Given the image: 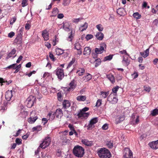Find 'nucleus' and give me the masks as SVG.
I'll return each instance as SVG.
<instances>
[{
    "instance_id": "obj_24",
    "label": "nucleus",
    "mask_w": 158,
    "mask_h": 158,
    "mask_svg": "<svg viewBox=\"0 0 158 158\" xmlns=\"http://www.w3.org/2000/svg\"><path fill=\"white\" fill-rule=\"evenodd\" d=\"M91 48L89 47H86L84 48L83 52V54L84 55H88L90 54L91 53Z\"/></svg>"
},
{
    "instance_id": "obj_46",
    "label": "nucleus",
    "mask_w": 158,
    "mask_h": 158,
    "mask_svg": "<svg viewBox=\"0 0 158 158\" xmlns=\"http://www.w3.org/2000/svg\"><path fill=\"white\" fill-rule=\"evenodd\" d=\"M16 64H13L7 67L6 68L9 69H16Z\"/></svg>"
},
{
    "instance_id": "obj_21",
    "label": "nucleus",
    "mask_w": 158,
    "mask_h": 158,
    "mask_svg": "<svg viewBox=\"0 0 158 158\" xmlns=\"http://www.w3.org/2000/svg\"><path fill=\"white\" fill-rule=\"evenodd\" d=\"M106 77L112 84L115 82V77L112 74L110 73L107 75Z\"/></svg>"
},
{
    "instance_id": "obj_1",
    "label": "nucleus",
    "mask_w": 158,
    "mask_h": 158,
    "mask_svg": "<svg viewBox=\"0 0 158 158\" xmlns=\"http://www.w3.org/2000/svg\"><path fill=\"white\" fill-rule=\"evenodd\" d=\"M73 152L76 156L78 157H82L84 154V149L82 147L76 145L74 147Z\"/></svg>"
},
{
    "instance_id": "obj_42",
    "label": "nucleus",
    "mask_w": 158,
    "mask_h": 158,
    "mask_svg": "<svg viewBox=\"0 0 158 158\" xmlns=\"http://www.w3.org/2000/svg\"><path fill=\"white\" fill-rule=\"evenodd\" d=\"M57 99L59 101H61L63 100V97L60 92L57 93Z\"/></svg>"
},
{
    "instance_id": "obj_48",
    "label": "nucleus",
    "mask_w": 158,
    "mask_h": 158,
    "mask_svg": "<svg viewBox=\"0 0 158 158\" xmlns=\"http://www.w3.org/2000/svg\"><path fill=\"white\" fill-rule=\"evenodd\" d=\"M96 27L98 31H101L103 30V27H102V25L101 24H99L97 25Z\"/></svg>"
},
{
    "instance_id": "obj_20",
    "label": "nucleus",
    "mask_w": 158,
    "mask_h": 158,
    "mask_svg": "<svg viewBox=\"0 0 158 158\" xmlns=\"http://www.w3.org/2000/svg\"><path fill=\"white\" fill-rule=\"evenodd\" d=\"M117 13L120 16L125 15L126 12L125 10L123 8H120L117 10Z\"/></svg>"
},
{
    "instance_id": "obj_14",
    "label": "nucleus",
    "mask_w": 158,
    "mask_h": 158,
    "mask_svg": "<svg viewBox=\"0 0 158 158\" xmlns=\"http://www.w3.org/2000/svg\"><path fill=\"white\" fill-rule=\"evenodd\" d=\"M55 113L56 117L57 118H60L63 115V112L61 109H58Z\"/></svg>"
},
{
    "instance_id": "obj_22",
    "label": "nucleus",
    "mask_w": 158,
    "mask_h": 158,
    "mask_svg": "<svg viewBox=\"0 0 158 158\" xmlns=\"http://www.w3.org/2000/svg\"><path fill=\"white\" fill-rule=\"evenodd\" d=\"M62 105L64 109H66L70 106L71 104L69 101L64 100L63 102Z\"/></svg>"
},
{
    "instance_id": "obj_64",
    "label": "nucleus",
    "mask_w": 158,
    "mask_h": 158,
    "mask_svg": "<svg viewBox=\"0 0 158 158\" xmlns=\"http://www.w3.org/2000/svg\"><path fill=\"white\" fill-rule=\"evenodd\" d=\"M31 27V25L28 23L26 24L25 26V28L26 30H29Z\"/></svg>"
},
{
    "instance_id": "obj_45",
    "label": "nucleus",
    "mask_w": 158,
    "mask_h": 158,
    "mask_svg": "<svg viewBox=\"0 0 158 158\" xmlns=\"http://www.w3.org/2000/svg\"><path fill=\"white\" fill-rule=\"evenodd\" d=\"M70 0H63L62 4L64 6H67L70 3Z\"/></svg>"
},
{
    "instance_id": "obj_35",
    "label": "nucleus",
    "mask_w": 158,
    "mask_h": 158,
    "mask_svg": "<svg viewBox=\"0 0 158 158\" xmlns=\"http://www.w3.org/2000/svg\"><path fill=\"white\" fill-rule=\"evenodd\" d=\"M106 144L109 148H112L113 146V141H107L106 143Z\"/></svg>"
},
{
    "instance_id": "obj_31",
    "label": "nucleus",
    "mask_w": 158,
    "mask_h": 158,
    "mask_svg": "<svg viewBox=\"0 0 158 158\" xmlns=\"http://www.w3.org/2000/svg\"><path fill=\"white\" fill-rule=\"evenodd\" d=\"M85 72V69L83 68H79L77 70V73L79 75L81 76Z\"/></svg>"
},
{
    "instance_id": "obj_16",
    "label": "nucleus",
    "mask_w": 158,
    "mask_h": 158,
    "mask_svg": "<svg viewBox=\"0 0 158 158\" xmlns=\"http://www.w3.org/2000/svg\"><path fill=\"white\" fill-rule=\"evenodd\" d=\"M49 33L46 30H43L42 31V35L44 40L47 41L49 39Z\"/></svg>"
},
{
    "instance_id": "obj_32",
    "label": "nucleus",
    "mask_w": 158,
    "mask_h": 158,
    "mask_svg": "<svg viewBox=\"0 0 158 158\" xmlns=\"http://www.w3.org/2000/svg\"><path fill=\"white\" fill-rule=\"evenodd\" d=\"M123 63L126 66H128L130 64V61L127 57L126 58L123 56Z\"/></svg>"
},
{
    "instance_id": "obj_27",
    "label": "nucleus",
    "mask_w": 158,
    "mask_h": 158,
    "mask_svg": "<svg viewBox=\"0 0 158 158\" xmlns=\"http://www.w3.org/2000/svg\"><path fill=\"white\" fill-rule=\"evenodd\" d=\"M149 48H148L144 51V52H140V54L141 56L145 58L149 55Z\"/></svg>"
},
{
    "instance_id": "obj_11",
    "label": "nucleus",
    "mask_w": 158,
    "mask_h": 158,
    "mask_svg": "<svg viewBox=\"0 0 158 158\" xmlns=\"http://www.w3.org/2000/svg\"><path fill=\"white\" fill-rule=\"evenodd\" d=\"M89 115V113L88 112L85 113L81 111L77 114L78 117L81 118V119L87 118Z\"/></svg>"
},
{
    "instance_id": "obj_50",
    "label": "nucleus",
    "mask_w": 158,
    "mask_h": 158,
    "mask_svg": "<svg viewBox=\"0 0 158 158\" xmlns=\"http://www.w3.org/2000/svg\"><path fill=\"white\" fill-rule=\"evenodd\" d=\"M93 37V35H92L88 34L85 36V39L87 40H88Z\"/></svg>"
},
{
    "instance_id": "obj_13",
    "label": "nucleus",
    "mask_w": 158,
    "mask_h": 158,
    "mask_svg": "<svg viewBox=\"0 0 158 158\" xmlns=\"http://www.w3.org/2000/svg\"><path fill=\"white\" fill-rule=\"evenodd\" d=\"M13 95V91L12 90L7 91L5 94V97L6 99L8 101L10 100L11 98Z\"/></svg>"
},
{
    "instance_id": "obj_12",
    "label": "nucleus",
    "mask_w": 158,
    "mask_h": 158,
    "mask_svg": "<svg viewBox=\"0 0 158 158\" xmlns=\"http://www.w3.org/2000/svg\"><path fill=\"white\" fill-rule=\"evenodd\" d=\"M106 45L103 43L102 46H100L99 48H96L95 49V52L96 54H101L102 53L104 50V46H105Z\"/></svg>"
},
{
    "instance_id": "obj_25",
    "label": "nucleus",
    "mask_w": 158,
    "mask_h": 158,
    "mask_svg": "<svg viewBox=\"0 0 158 158\" xmlns=\"http://www.w3.org/2000/svg\"><path fill=\"white\" fill-rule=\"evenodd\" d=\"M92 78V75L88 73L86 76H85L83 77L82 79L85 82L88 81H90Z\"/></svg>"
},
{
    "instance_id": "obj_63",
    "label": "nucleus",
    "mask_w": 158,
    "mask_h": 158,
    "mask_svg": "<svg viewBox=\"0 0 158 158\" xmlns=\"http://www.w3.org/2000/svg\"><path fill=\"white\" fill-rule=\"evenodd\" d=\"M23 58V56H20L17 59V60L16 63H19L20 61Z\"/></svg>"
},
{
    "instance_id": "obj_37",
    "label": "nucleus",
    "mask_w": 158,
    "mask_h": 158,
    "mask_svg": "<svg viewBox=\"0 0 158 158\" xmlns=\"http://www.w3.org/2000/svg\"><path fill=\"white\" fill-rule=\"evenodd\" d=\"M95 67H97L98 66L101 64V60L100 58L97 59L95 60Z\"/></svg>"
},
{
    "instance_id": "obj_54",
    "label": "nucleus",
    "mask_w": 158,
    "mask_h": 158,
    "mask_svg": "<svg viewBox=\"0 0 158 158\" xmlns=\"http://www.w3.org/2000/svg\"><path fill=\"white\" fill-rule=\"evenodd\" d=\"M119 52L120 54H125L128 56H130L128 54V53H127L126 50H123L122 51H120Z\"/></svg>"
},
{
    "instance_id": "obj_10",
    "label": "nucleus",
    "mask_w": 158,
    "mask_h": 158,
    "mask_svg": "<svg viewBox=\"0 0 158 158\" xmlns=\"http://www.w3.org/2000/svg\"><path fill=\"white\" fill-rule=\"evenodd\" d=\"M35 113V112L32 111L31 113L30 117L28 119L27 121L30 123L32 124L34 123L38 118V117L37 116L33 117V116H32V114Z\"/></svg>"
},
{
    "instance_id": "obj_5",
    "label": "nucleus",
    "mask_w": 158,
    "mask_h": 158,
    "mask_svg": "<svg viewBox=\"0 0 158 158\" xmlns=\"http://www.w3.org/2000/svg\"><path fill=\"white\" fill-rule=\"evenodd\" d=\"M56 75L57 76L58 78L60 80H61L64 77V70L63 69L58 67L55 71Z\"/></svg>"
},
{
    "instance_id": "obj_59",
    "label": "nucleus",
    "mask_w": 158,
    "mask_h": 158,
    "mask_svg": "<svg viewBox=\"0 0 158 158\" xmlns=\"http://www.w3.org/2000/svg\"><path fill=\"white\" fill-rule=\"evenodd\" d=\"M15 35V33L13 31L10 32L8 34V36L10 38H12Z\"/></svg>"
},
{
    "instance_id": "obj_29",
    "label": "nucleus",
    "mask_w": 158,
    "mask_h": 158,
    "mask_svg": "<svg viewBox=\"0 0 158 158\" xmlns=\"http://www.w3.org/2000/svg\"><path fill=\"white\" fill-rule=\"evenodd\" d=\"M124 119V117L123 116H120L118 118H116L115 120V123L117 124L120 123Z\"/></svg>"
},
{
    "instance_id": "obj_17",
    "label": "nucleus",
    "mask_w": 158,
    "mask_h": 158,
    "mask_svg": "<svg viewBox=\"0 0 158 158\" xmlns=\"http://www.w3.org/2000/svg\"><path fill=\"white\" fill-rule=\"evenodd\" d=\"M16 50L15 49H13L7 55V56L6 57V59L7 60L9 58L13 57V58H14L16 56V55L13 56L15 53Z\"/></svg>"
},
{
    "instance_id": "obj_6",
    "label": "nucleus",
    "mask_w": 158,
    "mask_h": 158,
    "mask_svg": "<svg viewBox=\"0 0 158 158\" xmlns=\"http://www.w3.org/2000/svg\"><path fill=\"white\" fill-rule=\"evenodd\" d=\"M98 122V118H94L91 119L87 126V130H89L94 127V124Z\"/></svg>"
},
{
    "instance_id": "obj_7",
    "label": "nucleus",
    "mask_w": 158,
    "mask_h": 158,
    "mask_svg": "<svg viewBox=\"0 0 158 158\" xmlns=\"http://www.w3.org/2000/svg\"><path fill=\"white\" fill-rule=\"evenodd\" d=\"M124 158H132V152L129 148H125L124 149Z\"/></svg>"
},
{
    "instance_id": "obj_61",
    "label": "nucleus",
    "mask_w": 158,
    "mask_h": 158,
    "mask_svg": "<svg viewBox=\"0 0 158 158\" xmlns=\"http://www.w3.org/2000/svg\"><path fill=\"white\" fill-rule=\"evenodd\" d=\"M108 126L107 124H105L103 125L102 127V128L103 130H106L108 128Z\"/></svg>"
},
{
    "instance_id": "obj_4",
    "label": "nucleus",
    "mask_w": 158,
    "mask_h": 158,
    "mask_svg": "<svg viewBox=\"0 0 158 158\" xmlns=\"http://www.w3.org/2000/svg\"><path fill=\"white\" fill-rule=\"evenodd\" d=\"M51 142V138L49 137H45L42 143L40 144L39 147L45 149L49 145Z\"/></svg>"
},
{
    "instance_id": "obj_56",
    "label": "nucleus",
    "mask_w": 158,
    "mask_h": 158,
    "mask_svg": "<svg viewBox=\"0 0 158 158\" xmlns=\"http://www.w3.org/2000/svg\"><path fill=\"white\" fill-rule=\"evenodd\" d=\"M116 96H114V98L113 99V101H111L112 102V103L113 104H115L118 101V99L115 97Z\"/></svg>"
},
{
    "instance_id": "obj_33",
    "label": "nucleus",
    "mask_w": 158,
    "mask_h": 158,
    "mask_svg": "<svg viewBox=\"0 0 158 158\" xmlns=\"http://www.w3.org/2000/svg\"><path fill=\"white\" fill-rule=\"evenodd\" d=\"M64 50L59 48H57L56 49V54L58 55H60L63 54L64 52Z\"/></svg>"
},
{
    "instance_id": "obj_19",
    "label": "nucleus",
    "mask_w": 158,
    "mask_h": 158,
    "mask_svg": "<svg viewBox=\"0 0 158 158\" xmlns=\"http://www.w3.org/2000/svg\"><path fill=\"white\" fill-rule=\"evenodd\" d=\"M81 141L82 143L88 146H91L93 144V141H89L88 139H82Z\"/></svg>"
},
{
    "instance_id": "obj_18",
    "label": "nucleus",
    "mask_w": 158,
    "mask_h": 158,
    "mask_svg": "<svg viewBox=\"0 0 158 158\" xmlns=\"http://www.w3.org/2000/svg\"><path fill=\"white\" fill-rule=\"evenodd\" d=\"M150 147L153 149H158V140L149 143Z\"/></svg>"
},
{
    "instance_id": "obj_57",
    "label": "nucleus",
    "mask_w": 158,
    "mask_h": 158,
    "mask_svg": "<svg viewBox=\"0 0 158 158\" xmlns=\"http://www.w3.org/2000/svg\"><path fill=\"white\" fill-rule=\"evenodd\" d=\"M16 19V18L15 17H13L10 20V24H13L15 22Z\"/></svg>"
},
{
    "instance_id": "obj_44",
    "label": "nucleus",
    "mask_w": 158,
    "mask_h": 158,
    "mask_svg": "<svg viewBox=\"0 0 158 158\" xmlns=\"http://www.w3.org/2000/svg\"><path fill=\"white\" fill-rule=\"evenodd\" d=\"M114 98V95L111 93V94L107 98V100L108 101L110 102H111L113 101V99Z\"/></svg>"
},
{
    "instance_id": "obj_52",
    "label": "nucleus",
    "mask_w": 158,
    "mask_h": 158,
    "mask_svg": "<svg viewBox=\"0 0 158 158\" xmlns=\"http://www.w3.org/2000/svg\"><path fill=\"white\" fill-rule=\"evenodd\" d=\"M68 127L69 128L71 131H75V130L74 127V126L73 124H69L68 125Z\"/></svg>"
},
{
    "instance_id": "obj_62",
    "label": "nucleus",
    "mask_w": 158,
    "mask_h": 158,
    "mask_svg": "<svg viewBox=\"0 0 158 158\" xmlns=\"http://www.w3.org/2000/svg\"><path fill=\"white\" fill-rule=\"evenodd\" d=\"M88 26V24L86 23H85V24L83 25L82 26V27H84V28L82 30V31L85 30L87 28Z\"/></svg>"
},
{
    "instance_id": "obj_9",
    "label": "nucleus",
    "mask_w": 158,
    "mask_h": 158,
    "mask_svg": "<svg viewBox=\"0 0 158 158\" xmlns=\"http://www.w3.org/2000/svg\"><path fill=\"white\" fill-rule=\"evenodd\" d=\"M69 85V87L66 88L67 90L69 92L73 91L76 86V84H75L74 80H73L71 81Z\"/></svg>"
},
{
    "instance_id": "obj_39",
    "label": "nucleus",
    "mask_w": 158,
    "mask_h": 158,
    "mask_svg": "<svg viewBox=\"0 0 158 158\" xmlns=\"http://www.w3.org/2000/svg\"><path fill=\"white\" fill-rule=\"evenodd\" d=\"M42 129L41 126H37L36 127H33L32 130L33 131H41Z\"/></svg>"
},
{
    "instance_id": "obj_53",
    "label": "nucleus",
    "mask_w": 158,
    "mask_h": 158,
    "mask_svg": "<svg viewBox=\"0 0 158 158\" xmlns=\"http://www.w3.org/2000/svg\"><path fill=\"white\" fill-rule=\"evenodd\" d=\"M81 19L80 18H78V19H74L73 20V23H77Z\"/></svg>"
},
{
    "instance_id": "obj_36",
    "label": "nucleus",
    "mask_w": 158,
    "mask_h": 158,
    "mask_svg": "<svg viewBox=\"0 0 158 158\" xmlns=\"http://www.w3.org/2000/svg\"><path fill=\"white\" fill-rule=\"evenodd\" d=\"M76 61V59L75 58H72V60L69 63L67 68H68L70 67L75 63Z\"/></svg>"
},
{
    "instance_id": "obj_15",
    "label": "nucleus",
    "mask_w": 158,
    "mask_h": 158,
    "mask_svg": "<svg viewBox=\"0 0 158 158\" xmlns=\"http://www.w3.org/2000/svg\"><path fill=\"white\" fill-rule=\"evenodd\" d=\"M74 48L77 49L78 52L77 54L78 55H81L82 53L81 46L79 42H77L74 45Z\"/></svg>"
},
{
    "instance_id": "obj_43",
    "label": "nucleus",
    "mask_w": 158,
    "mask_h": 158,
    "mask_svg": "<svg viewBox=\"0 0 158 158\" xmlns=\"http://www.w3.org/2000/svg\"><path fill=\"white\" fill-rule=\"evenodd\" d=\"M113 57L112 55H110L108 56H107L105 57L103 59L104 61H106L107 60H110Z\"/></svg>"
},
{
    "instance_id": "obj_30",
    "label": "nucleus",
    "mask_w": 158,
    "mask_h": 158,
    "mask_svg": "<svg viewBox=\"0 0 158 158\" xmlns=\"http://www.w3.org/2000/svg\"><path fill=\"white\" fill-rule=\"evenodd\" d=\"M77 100L78 101H85L86 98V97L85 96L80 95L77 97Z\"/></svg>"
},
{
    "instance_id": "obj_60",
    "label": "nucleus",
    "mask_w": 158,
    "mask_h": 158,
    "mask_svg": "<svg viewBox=\"0 0 158 158\" xmlns=\"http://www.w3.org/2000/svg\"><path fill=\"white\" fill-rule=\"evenodd\" d=\"M144 90L148 92H149L151 90V88L150 87H146L144 86Z\"/></svg>"
},
{
    "instance_id": "obj_51",
    "label": "nucleus",
    "mask_w": 158,
    "mask_h": 158,
    "mask_svg": "<svg viewBox=\"0 0 158 158\" xmlns=\"http://www.w3.org/2000/svg\"><path fill=\"white\" fill-rule=\"evenodd\" d=\"M101 104L102 100L100 99H98L97 101L95 106L97 107H99L101 105Z\"/></svg>"
},
{
    "instance_id": "obj_55",
    "label": "nucleus",
    "mask_w": 158,
    "mask_h": 158,
    "mask_svg": "<svg viewBox=\"0 0 158 158\" xmlns=\"http://www.w3.org/2000/svg\"><path fill=\"white\" fill-rule=\"evenodd\" d=\"M28 0H23L22 2V6L23 7H25L27 5V2Z\"/></svg>"
},
{
    "instance_id": "obj_28",
    "label": "nucleus",
    "mask_w": 158,
    "mask_h": 158,
    "mask_svg": "<svg viewBox=\"0 0 158 158\" xmlns=\"http://www.w3.org/2000/svg\"><path fill=\"white\" fill-rule=\"evenodd\" d=\"M59 10L57 8H53L52 12V15L51 16V17H52L56 16Z\"/></svg>"
},
{
    "instance_id": "obj_41",
    "label": "nucleus",
    "mask_w": 158,
    "mask_h": 158,
    "mask_svg": "<svg viewBox=\"0 0 158 158\" xmlns=\"http://www.w3.org/2000/svg\"><path fill=\"white\" fill-rule=\"evenodd\" d=\"M72 31L69 33V35L67 39V40L69 41H71L73 38L74 35L72 33Z\"/></svg>"
},
{
    "instance_id": "obj_23",
    "label": "nucleus",
    "mask_w": 158,
    "mask_h": 158,
    "mask_svg": "<svg viewBox=\"0 0 158 158\" xmlns=\"http://www.w3.org/2000/svg\"><path fill=\"white\" fill-rule=\"evenodd\" d=\"M55 116L56 115L55 113L51 111L48 113L47 117L48 118H49V120L52 121L54 119Z\"/></svg>"
},
{
    "instance_id": "obj_3",
    "label": "nucleus",
    "mask_w": 158,
    "mask_h": 158,
    "mask_svg": "<svg viewBox=\"0 0 158 158\" xmlns=\"http://www.w3.org/2000/svg\"><path fill=\"white\" fill-rule=\"evenodd\" d=\"M36 100V98L35 97L32 95L30 96L26 100L27 107L29 108L32 107Z\"/></svg>"
},
{
    "instance_id": "obj_34",
    "label": "nucleus",
    "mask_w": 158,
    "mask_h": 158,
    "mask_svg": "<svg viewBox=\"0 0 158 158\" xmlns=\"http://www.w3.org/2000/svg\"><path fill=\"white\" fill-rule=\"evenodd\" d=\"M119 87L117 86L116 87L113 88L112 89V93L114 96H116L117 95V92L118 91Z\"/></svg>"
},
{
    "instance_id": "obj_40",
    "label": "nucleus",
    "mask_w": 158,
    "mask_h": 158,
    "mask_svg": "<svg viewBox=\"0 0 158 158\" xmlns=\"http://www.w3.org/2000/svg\"><path fill=\"white\" fill-rule=\"evenodd\" d=\"M133 16L134 18L136 19H139L141 18V16L138 12L135 13L133 14Z\"/></svg>"
},
{
    "instance_id": "obj_47",
    "label": "nucleus",
    "mask_w": 158,
    "mask_h": 158,
    "mask_svg": "<svg viewBox=\"0 0 158 158\" xmlns=\"http://www.w3.org/2000/svg\"><path fill=\"white\" fill-rule=\"evenodd\" d=\"M157 114H158V113H157L156 109H154L153 110L151 111V115L152 116H155Z\"/></svg>"
},
{
    "instance_id": "obj_58",
    "label": "nucleus",
    "mask_w": 158,
    "mask_h": 158,
    "mask_svg": "<svg viewBox=\"0 0 158 158\" xmlns=\"http://www.w3.org/2000/svg\"><path fill=\"white\" fill-rule=\"evenodd\" d=\"M15 142L16 143L19 144H21L22 143V140L19 138H16L15 140Z\"/></svg>"
},
{
    "instance_id": "obj_26",
    "label": "nucleus",
    "mask_w": 158,
    "mask_h": 158,
    "mask_svg": "<svg viewBox=\"0 0 158 158\" xmlns=\"http://www.w3.org/2000/svg\"><path fill=\"white\" fill-rule=\"evenodd\" d=\"M95 36L98 40H102L103 38L104 35L101 32H98L96 34Z\"/></svg>"
},
{
    "instance_id": "obj_38",
    "label": "nucleus",
    "mask_w": 158,
    "mask_h": 158,
    "mask_svg": "<svg viewBox=\"0 0 158 158\" xmlns=\"http://www.w3.org/2000/svg\"><path fill=\"white\" fill-rule=\"evenodd\" d=\"M101 95L103 98H106L108 95L109 93L108 92H106L102 91L101 92Z\"/></svg>"
},
{
    "instance_id": "obj_2",
    "label": "nucleus",
    "mask_w": 158,
    "mask_h": 158,
    "mask_svg": "<svg viewBox=\"0 0 158 158\" xmlns=\"http://www.w3.org/2000/svg\"><path fill=\"white\" fill-rule=\"evenodd\" d=\"M98 153L101 158H110L111 157L109 151L105 148H101L98 151Z\"/></svg>"
},
{
    "instance_id": "obj_8",
    "label": "nucleus",
    "mask_w": 158,
    "mask_h": 158,
    "mask_svg": "<svg viewBox=\"0 0 158 158\" xmlns=\"http://www.w3.org/2000/svg\"><path fill=\"white\" fill-rule=\"evenodd\" d=\"M18 35L15 40V41L17 44H20L22 40V36L23 32L21 30H20L18 32Z\"/></svg>"
},
{
    "instance_id": "obj_49",
    "label": "nucleus",
    "mask_w": 158,
    "mask_h": 158,
    "mask_svg": "<svg viewBox=\"0 0 158 158\" xmlns=\"http://www.w3.org/2000/svg\"><path fill=\"white\" fill-rule=\"evenodd\" d=\"M49 56L50 58L52 61H55L56 60V58L54 57V55L50 52H49Z\"/></svg>"
}]
</instances>
